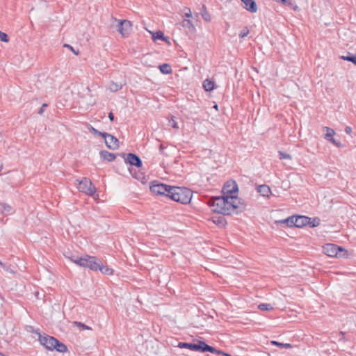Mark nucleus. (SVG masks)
<instances>
[{
	"label": "nucleus",
	"instance_id": "nucleus-38",
	"mask_svg": "<svg viewBox=\"0 0 356 356\" xmlns=\"http://www.w3.org/2000/svg\"><path fill=\"white\" fill-rule=\"evenodd\" d=\"M48 106V104H43L41 106V108L39 109L38 111V114L39 115H42L43 113L44 112V109L46 107Z\"/></svg>",
	"mask_w": 356,
	"mask_h": 356
},
{
	"label": "nucleus",
	"instance_id": "nucleus-24",
	"mask_svg": "<svg viewBox=\"0 0 356 356\" xmlns=\"http://www.w3.org/2000/svg\"><path fill=\"white\" fill-rule=\"evenodd\" d=\"M202 86L203 89H214L216 86L212 80L206 79L204 81Z\"/></svg>",
	"mask_w": 356,
	"mask_h": 356
},
{
	"label": "nucleus",
	"instance_id": "nucleus-5",
	"mask_svg": "<svg viewBox=\"0 0 356 356\" xmlns=\"http://www.w3.org/2000/svg\"><path fill=\"white\" fill-rule=\"evenodd\" d=\"M76 181H78L77 188L79 191L90 196L95 194L96 188L88 178L84 177L81 181L76 180Z\"/></svg>",
	"mask_w": 356,
	"mask_h": 356
},
{
	"label": "nucleus",
	"instance_id": "nucleus-16",
	"mask_svg": "<svg viewBox=\"0 0 356 356\" xmlns=\"http://www.w3.org/2000/svg\"><path fill=\"white\" fill-rule=\"evenodd\" d=\"M101 157L106 161H113L115 159V154L113 153L108 152L107 151H101L100 152Z\"/></svg>",
	"mask_w": 356,
	"mask_h": 356
},
{
	"label": "nucleus",
	"instance_id": "nucleus-29",
	"mask_svg": "<svg viewBox=\"0 0 356 356\" xmlns=\"http://www.w3.org/2000/svg\"><path fill=\"white\" fill-rule=\"evenodd\" d=\"M307 225H309L311 227H315L320 225V219L318 218H314L312 220H310V222H309Z\"/></svg>",
	"mask_w": 356,
	"mask_h": 356
},
{
	"label": "nucleus",
	"instance_id": "nucleus-50",
	"mask_svg": "<svg viewBox=\"0 0 356 356\" xmlns=\"http://www.w3.org/2000/svg\"><path fill=\"white\" fill-rule=\"evenodd\" d=\"M2 168H3V164L0 163V171L2 170Z\"/></svg>",
	"mask_w": 356,
	"mask_h": 356
},
{
	"label": "nucleus",
	"instance_id": "nucleus-37",
	"mask_svg": "<svg viewBox=\"0 0 356 356\" xmlns=\"http://www.w3.org/2000/svg\"><path fill=\"white\" fill-rule=\"evenodd\" d=\"M248 33H249V30H248V29H243V30L240 32V33H239V37H240V38H244V37L247 36Z\"/></svg>",
	"mask_w": 356,
	"mask_h": 356
},
{
	"label": "nucleus",
	"instance_id": "nucleus-18",
	"mask_svg": "<svg viewBox=\"0 0 356 356\" xmlns=\"http://www.w3.org/2000/svg\"><path fill=\"white\" fill-rule=\"evenodd\" d=\"M212 221L214 224L223 227L226 224L225 218L224 216H215L212 217Z\"/></svg>",
	"mask_w": 356,
	"mask_h": 356
},
{
	"label": "nucleus",
	"instance_id": "nucleus-28",
	"mask_svg": "<svg viewBox=\"0 0 356 356\" xmlns=\"http://www.w3.org/2000/svg\"><path fill=\"white\" fill-rule=\"evenodd\" d=\"M182 26L191 29L193 30L195 29V27L190 19H184L182 22Z\"/></svg>",
	"mask_w": 356,
	"mask_h": 356
},
{
	"label": "nucleus",
	"instance_id": "nucleus-46",
	"mask_svg": "<svg viewBox=\"0 0 356 356\" xmlns=\"http://www.w3.org/2000/svg\"><path fill=\"white\" fill-rule=\"evenodd\" d=\"M108 118L110 119L111 121L114 120V115H113V113H110L108 114Z\"/></svg>",
	"mask_w": 356,
	"mask_h": 356
},
{
	"label": "nucleus",
	"instance_id": "nucleus-25",
	"mask_svg": "<svg viewBox=\"0 0 356 356\" xmlns=\"http://www.w3.org/2000/svg\"><path fill=\"white\" fill-rule=\"evenodd\" d=\"M341 58L343 60H347V61L351 62L356 65V56L355 55H353V54H351L349 53L348 56H341Z\"/></svg>",
	"mask_w": 356,
	"mask_h": 356
},
{
	"label": "nucleus",
	"instance_id": "nucleus-47",
	"mask_svg": "<svg viewBox=\"0 0 356 356\" xmlns=\"http://www.w3.org/2000/svg\"><path fill=\"white\" fill-rule=\"evenodd\" d=\"M268 197H269V196H270V195L272 193L271 190H270V187H269V186H268Z\"/></svg>",
	"mask_w": 356,
	"mask_h": 356
},
{
	"label": "nucleus",
	"instance_id": "nucleus-1",
	"mask_svg": "<svg viewBox=\"0 0 356 356\" xmlns=\"http://www.w3.org/2000/svg\"><path fill=\"white\" fill-rule=\"evenodd\" d=\"M238 191V186L235 181H227L223 186L222 196L211 198L208 204L213 207V211L225 215H231L238 213L236 211L242 207L239 205L240 200L236 194Z\"/></svg>",
	"mask_w": 356,
	"mask_h": 356
},
{
	"label": "nucleus",
	"instance_id": "nucleus-26",
	"mask_svg": "<svg viewBox=\"0 0 356 356\" xmlns=\"http://www.w3.org/2000/svg\"><path fill=\"white\" fill-rule=\"evenodd\" d=\"M257 191L263 196H266L267 193V185L261 184L257 186Z\"/></svg>",
	"mask_w": 356,
	"mask_h": 356
},
{
	"label": "nucleus",
	"instance_id": "nucleus-48",
	"mask_svg": "<svg viewBox=\"0 0 356 356\" xmlns=\"http://www.w3.org/2000/svg\"><path fill=\"white\" fill-rule=\"evenodd\" d=\"M273 307H270V305L268 304V310L270 311V309H273Z\"/></svg>",
	"mask_w": 356,
	"mask_h": 356
},
{
	"label": "nucleus",
	"instance_id": "nucleus-44",
	"mask_svg": "<svg viewBox=\"0 0 356 356\" xmlns=\"http://www.w3.org/2000/svg\"><path fill=\"white\" fill-rule=\"evenodd\" d=\"M164 149H165V147L163 146V145L161 144L159 146V150H160L161 154H165L164 151H163Z\"/></svg>",
	"mask_w": 356,
	"mask_h": 356
},
{
	"label": "nucleus",
	"instance_id": "nucleus-23",
	"mask_svg": "<svg viewBox=\"0 0 356 356\" xmlns=\"http://www.w3.org/2000/svg\"><path fill=\"white\" fill-rule=\"evenodd\" d=\"M201 15L206 22L211 21V16L208 11L207 10L206 6L204 5H202L201 10Z\"/></svg>",
	"mask_w": 356,
	"mask_h": 356
},
{
	"label": "nucleus",
	"instance_id": "nucleus-51",
	"mask_svg": "<svg viewBox=\"0 0 356 356\" xmlns=\"http://www.w3.org/2000/svg\"><path fill=\"white\" fill-rule=\"evenodd\" d=\"M0 356H5L2 353H0Z\"/></svg>",
	"mask_w": 356,
	"mask_h": 356
},
{
	"label": "nucleus",
	"instance_id": "nucleus-32",
	"mask_svg": "<svg viewBox=\"0 0 356 356\" xmlns=\"http://www.w3.org/2000/svg\"><path fill=\"white\" fill-rule=\"evenodd\" d=\"M278 154L280 159H291V156L287 153L279 151Z\"/></svg>",
	"mask_w": 356,
	"mask_h": 356
},
{
	"label": "nucleus",
	"instance_id": "nucleus-20",
	"mask_svg": "<svg viewBox=\"0 0 356 356\" xmlns=\"http://www.w3.org/2000/svg\"><path fill=\"white\" fill-rule=\"evenodd\" d=\"M159 67L161 72L164 74H168L172 72V69L169 64L164 63V64L159 65Z\"/></svg>",
	"mask_w": 356,
	"mask_h": 356
},
{
	"label": "nucleus",
	"instance_id": "nucleus-2",
	"mask_svg": "<svg viewBox=\"0 0 356 356\" xmlns=\"http://www.w3.org/2000/svg\"><path fill=\"white\" fill-rule=\"evenodd\" d=\"M169 198L183 204L189 203L192 198V191L187 188L172 186Z\"/></svg>",
	"mask_w": 356,
	"mask_h": 356
},
{
	"label": "nucleus",
	"instance_id": "nucleus-49",
	"mask_svg": "<svg viewBox=\"0 0 356 356\" xmlns=\"http://www.w3.org/2000/svg\"><path fill=\"white\" fill-rule=\"evenodd\" d=\"M213 108H216V110H218V105H217V104H215V105L213 106Z\"/></svg>",
	"mask_w": 356,
	"mask_h": 356
},
{
	"label": "nucleus",
	"instance_id": "nucleus-27",
	"mask_svg": "<svg viewBox=\"0 0 356 356\" xmlns=\"http://www.w3.org/2000/svg\"><path fill=\"white\" fill-rule=\"evenodd\" d=\"M326 129L327 133L325 134V138L330 141V138H334L333 136L335 133L334 131L331 128L326 127Z\"/></svg>",
	"mask_w": 356,
	"mask_h": 356
},
{
	"label": "nucleus",
	"instance_id": "nucleus-17",
	"mask_svg": "<svg viewBox=\"0 0 356 356\" xmlns=\"http://www.w3.org/2000/svg\"><path fill=\"white\" fill-rule=\"evenodd\" d=\"M99 271H101L103 274L105 275H112L113 274V269L109 268L106 265H104L102 263L99 261V268H97Z\"/></svg>",
	"mask_w": 356,
	"mask_h": 356
},
{
	"label": "nucleus",
	"instance_id": "nucleus-33",
	"mask_svg": "<svg viewBox=\"0 0 356 356\" xmlns=\"http://www.w3.org/2000/svg\"><path fill=\"white\" fill-rule=\"evenodd\" d=\"M74 324L79 326V327H82L83 329H86V330H91V327L88 326V325H86L85 324L81 323V322H77V321H74Z\"/></svg>",
	"mask_w": 356,
	"mask_h": 356
},
{
	"label": "nucleus",
	"instance_id": "nucleus-31",
	"mask_svg": "<svg viewBox=\"0 0 356 356\" xmlns=\"http://www.w3.org/2000/svg\"><path fill=\"white\" fill-rule=\"evenodd\" d=\"M71 260L76 264L81 266L83 262V257H76L71 258Z\"/></svg>",
	"mask_w": 356,
	"mask_h": 356
},
{
	"label": "nucleus",
	"instance_id": "nucleus-6",
	"mask_svg": "<svg viewBox=\"0 0 356 356\" xmlns=\"http://www.w3.org/2000/svg\"><path fill=\"white\" fill-rule=\"evenodd\" d=\"M172 186L160 183H152L150 186L151 191L159 195H163L168 197L170 191Z\"/></svg>",
	"mask_w": 356,
	"mask_h": 356
},
{
	"label": "nucleus",
	"instance_id": "nucleus-11",
	"mask_svg": "<svg viewBox=\"0 0 356 356\" xmlns=\"http://www.w3.org/2000/svg\"><path fill=\"white\" fill-rule=\"evenodd\" d=\"M118 31L123 37H127L131 30V23L129 20H120L118 21Z\"/></svg>",
	"mask_w": 356,
	"mask_h": 356
},
{
	"label": "nucleus",
	"instance_id": "nucleus-36",
	"mask_svg": "<svg viewBox=\"0 0 356 356\" xmlns=\"http://www.w3.org/2000/svg\"><path fill=\"white\" fill-rule=\"evenodd\" d=\"M64 47H66V48H68L71 51H72L75 55H79V51H76L73 47H72L71 45L68 44H65L63 45Z\"/></svg>",
	"mask_w": 356,
	"mask_h": 356
},
{
	"label": "nucleus",
	"instance_id": "nucleus-43",
	"mask_svg": "<svg viewBox=\"0 0 356 356\" xmlns=\"http://www.w3.org/2000/svg\"><path fill=\"white\" fill-rule=\"evenodd\" d=\"M188 12L185 13L186 17H191L192 16L191 10L190 8H187Z\"/></svg>",
	"mask_w": 356,
	"mask_h": 356
},
{
	"label": "nucleus",
	"instance_id": "nucleus-41",
	"mask_svg": "<svg viewBox=\"0 0 356 356\" xmlns=\"http://www.w3.org/2000/svg\"><path fill=\"white\" fill-rule=\"evenodd\" d=\"M259 308L261 310L267 311V304H261L259 305Z\"/></svg>",
	"mask_w": 356,
	"mask_h": 356
},
{
	"label": "nucleus",
	"instance_id": "nucleus-21",
	"mask_svg": "<svg viewBox=\"0 0 356 356\" xmlns=\"http://www.w3.org/2000/svg\"><path fill=\"white\" fill-rule=\"evenodd\" d=\"M149 33L152 35V38L153 40L155 41L158 39H161L164 41L167 40V38H165L164 35H163V32H161V31H156V32H151L149 31Z\"/></svg>",
	"mask_w": 356,
	"mask_h": 356
},
{
	"label": "nucleus",
	"instance_id": "nucleus-40",
	"mask_svg": "<svg viewBox=\"0 0 356 356\" xmlns=\"http://www.w3.org/2000/svg\"><path fill=\"white\" fill-rule=\"evenodd\" d=\"M330 141L332 143H333L334 145H336L337 147H340L341 146V143L339 142H337L334 138H330Z\"/></svg>",
	"mask_w": 356,
	"mask_h": 356
},
{
	"label": "nucleus",
	"instance_id": "nucleus-35",
	"mask_svg": "<svg viewBox=\"0 0 356 356\" xmlns=\"http://www.w3.org/2000/svg\"><path fill=\"white\" fill-rule=\"evenodd\" d=\"M0 40L6 42H8V38L7 34L0 31Z\"/></svg>",
	"mask_w": 356,
	"mask_h": 356
},
{
	"label": "nucleus",
	"instance_id": "nucleus-12",
	"mask_svg": "<svg viewBox=\"0 0 356 356\" xmlns=\"http://www.w3.org/2000/svg\"><path fill=\"white\" fill-rule=\"evenodd\" d=\"M15 213L14 208L6 203V202H0V213L3 216H8L12 215Z\"/></svg>",
	"mask_w": 356,
	"mask_h": 356
},
{
	"label": "nucleus",
	"instance_id": "nucleus-13",
	"mask_svg": "<svg viewBox=\"0 0 356 356\" xmlns=\"http://www.w3.org/2000/svg\"><path fill=\"white\" fill-rule=\"evenodd\" d=\"M311 218L305 216H296V219H295V221L296 222V227H302L305 225H307L309 222H310Z\"/></svg>",
	"mask_w": 356,
	"mask_h": 356
},
{
	"label": "nucleus",
	"instance_id": "nucleus-4",
	"mask_svg": "<svg viewBox=\"0 0 356 356\" xmlns=\"http://www.w3.org/2000/svg\"><path fill=\"white\" fill-rule=\"evenodd\" d=\"M323 252L329 257H344L346 250L340 246L333 243H327L323 246Z\"/></svg>",
	"mask_w": 356,
	"mask_h": 356
},
{
	"label": "nucleus",
	"instance_id": "nucleus-10",
	"mask_svg": "<svg viewBox=\"0 0 356 356\" xmlns=\"http://www.w3.org/2000/svg\"><path fill=\"white\" fill-rule=\"evenodd\" d=\"M125 162L134 165L136 167H140L142 165L141 159L138 156L133 153L122 154Z\"/></svg>",
	"mask_w": 356,
	"mask_h": 356
},
{
	"label": "nucleus",
	"instance_id": "nucleus-22",
	"mask_svg": "<svg viewBox=\"0 0 356 356\" xmlns=\"http://www.w3.org/2000/svg\"><path fill=\"white\" fill-rule=\"evenodd\" d=\"M270 343L271 345H274V346H277L280 349H282V348H290L292 347V346L290 343H280V342H278V341H275V340L270 341Z\"/></svg>",
	"mask_w": 356,
	"mask_h": 356
},
{
	"label": "nucleus",
	"instance_id": "nucleus-8",
	"mask_svg": "<svg viewBox=\"0 0 356 356\" xmlns=\"http://www.w3.org/2000/svg\"><path fill=\"white\" fill-rule=\"evenodd\" d=\"M81 266L96 271L99 268V260L96 257L86 255L83 257V262Z\"/></svg>",
	"mask_w": 356,
	"mask_h": 356
},
{
	"label": "nucleus",
	"instance_id": "nucleus-3",
	"mask_svg": "<svg viewBox=\"0 0 356 356\" xmlns=\"http://www.w3.org/2000/svg\"><path fill=\"white\" fill-rule=\"evenodd\" d=\"M177 346L181 348H188L191 350L200 351L202 353L210 352L212 353H216L227 356L228 355V354L225 353L221 350H218L211 346H209L204 341H197V343L179 342Z\"/></svg>",
	"mask_w": 356,
	"mask_h": 356
},
{
	"label": "nucleus",
	"instance_id": "nucleus-7",
	"mask_svg": "<svg viewBox=\"0 0 356 356\" xmlns=\"http://www.w3.org/2000/svg\"><path fill=\"white\" fill-rule=\"evenodd\" d=\"M35 333L38 334V340L42 346H44L48 350H54L55 343L57 341L56 338L46 334L42 335L38 331H36Z\"/></svg>",
	"mask_w": 356,
	"mask_h": 356
},
{
	"label": "nucleus",
	"instance_id": "nucleus-14",
	"mask_svg": "<svg viewBox=\"0 0 356 356\" xmlns=\"http://www.w3.org/2000/svg\"><path fill=\"white\" fill-rule=\"evenodd\" d=\"M241 1L244 4V8L251 12L255 13L257 10V7L255 1L254 0H241Z\"/></svg>",
	"mask_w": 356,
	"mask_h": 356
},
{
	"label": "nucleus",
	"instance_id": "nucleus-39",
	"mask_svg": "<svg viewBox=\"0 0 356 356\" xmlns=\"http://www.w3.org/2000/svg\"><path fill=\"white\" fill-rule=\"evenodd\" d=\"M170 124L175 129H178L179 127H178V124L177 123L173 120V119H171V120H170Z\"/></svg>",
	"mask_w": 356,
	"mask_h": 356
},
{
	"label": "nucleus",
	"instance_id": "nucleus-15",
	"mask_svg": "<svg viewBox=\"0 0 356 356\" xmlns=\"http://www.w3.org/2000/svg\"><path fill=\"white\" fill-rule=\"evenodd\" d=\"M296 216H292L287 218L279 221H276L277 223L285 224L287 227H296V222L295 221Z\"/></svg>",
	"mask_w": 356,
	"mask_h": 356
},
{
	"label": "nucleus",
	"instance_id": "nucleus-9",
	"mask_svg": "<svg viewBox=\"0 0 356 356\" xmlns=\"http://www.w3.org/2000/svg\"><path fill=\"white\" fill-rule=\"evenodd\" d=\"M102 138H104L105 144L108 149L115 150L119 147V140L113 135L105 133Z\"/></svg>",
	"mask_w": 356,
	"mask_h": 356
},
{
	"label": "nucleus",
	"instance_id": "nucleus-42",
	"mask_svg": "<svg viewBox=\"0 0 356 356\" xmlns=\"http://www.w3.org/2000/svg\"><path fill=\"white\" fill-rule=\"evenodd\" d=\"M0 266L6 270H9V268H8V266H7V264H3L2 263L1 261H0Z\"/></svg>",
	"mask_w": 356,
	"mask_h": 356
},
{
	"label": "nucleus",
	"instance_id": "nucleus-30",
	"mask_svg": "<svg viewBox=\"0 0 356 356\" xmlns=\"http://www.w3.org/2000/svg\"><path fill=\"white\" fill-rule=\"evenodd\" d=\"M89 130L91 133H92L93 134L95 135H98V136H101L102 137H103V135L105 134V132H101V131H99L97 129H95L93 127H92L91 125H90L89 127Z\"/></svg>",
	"mask_w": 356,
	"mask_h": 356
},
{
	"label": "nucleus",
	"instance_id": "nucleus-19",
	"mask_svg": "<svg viewBox=\"0 0 356 356\" xmlns=\"http://www.w3.org/2000/svg\"><path fill=\"white\" fill-rule=\"evenodd\" d=\"M54 349L60 353H65L67 351V346L63 343L59 341L58 339L55 343Z\"/></svg>",
	"mask_w": 356,
	"mask_h": 356
},
{
	"label": "nucleus",
	"instance_id": "nucleus-45",
	"mask_svg": "<svg viewBox=\"0 0 356 356\" xmlns=\"http://www.w3.org/2000/svg\"><path fill=\"white\" fill-rule=\"evenodd\" d=\"M345 131L346 134H350L352 132V128L350 127H346L345 129Z\"/></svg>",
	"mask_w": 356,
	"mask_h": 356
},
{
	"label": "nucleus",
	"instance_id": "nucleus-34",
	"mask_svg": "<svg viewBox=\"0 0 356 356\" xmlns=\"http://www.w3.org/2000/svg\"><path fill=\"white\" fill-rule=\"evenodd\" d=\"M278 3H281L284 5H286L289 6H293V3L291 0H275Z\"/></svg>",
	"mask_w": 356,
	"mask_h": 356
}]
</instances>
